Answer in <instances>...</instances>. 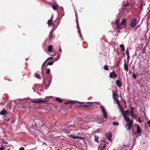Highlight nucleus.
Returning <instances> with one entry per match:
<instances>
[{"label": "nucleus", "mask_w": 150, "mask_h": 150, "mask_svg": "<svg viewBox=\"0 0 150 150\" xmlns=\"http://www.w3.org/2000/svg\"><path fill=\"white\" fill-rule=\"evenodd\" d=\"M137 21L136 19L133 20L130 23V25L131 27L134 28L137 25Z\"/></svg>", "instance_id": "0eeeda50"}, {"label": "nucleus", "mask_w": 150, "mask_h": 150, "mask_svg": "<svg viewBox=\"0 0 150 150\" xmlns=\"http://www.w3.org/2000/svg\"><path fill=\"white\" fill-rule=\"evenodd\" d=\"M0 150H4V147L2 145H1V147L0 148Z\"/></svg>", "instance_id": "58836bf2"}, {"label": "nucleus", "mask_w": 150, "mask_h": 150, "mask_svg": "<svg viewBox=\"0 0 150 150\" xmlns=\"http://www.w3.org/2000/svg\"><path fill=\"white\" fill-rule=\"evenodd\" d=\"M8 150H10V149H8Z\"/></svg>", "instance_id": "4d7b16f0"}, {"label": "nucleus", "mask_w": 150, "mask_h": 150, "mask_svg": "<svg viewBox=\"0 0 150 150\" xmlns=\"http://www.w3.org/2000/svg\"><path fill=\"white\" fill-rule=\"evenodd\" d=\"M25 101H24V102H26L28 104H30L31 103V102H32L33 103H42L46 102V100H45V99H43L42 98H40L38 99H37V100H32L30 98H25L24 99Z\"/></svg>", "instance_id": "f257e3e1"}, {"label": "nucleus", "mask_w": 150, "mask_h": 150, "mask_svg": "<svg viewBox=\"0 0 150 150\" xmlns=\"http://www.w3.org/2000/svg\"><path fill=\"white\" fill-rule=\"evenodd\" d=\"M58 5L57 4H53L52 6V8L54 10H57V8H58Z\"/></svg>", "instance_id": "f3484780"}, {"label": "nucleus", "mask_w": 150, "mask_h": 150, "mask_svg": "<svg viewBox=\"0 0 150 150\" xmlns=\"http://www.w3.org/2000/svg\"><path fill=\"white\" fill-rule=\"evenodd\" d=\"M89 105H79V107H87Z\"/></svg>", "instance_id": "72a5a7b5"}, {"label": "nucleus", "mask_w": 150, "mask_h": 150, "mask_svg": "<svg viewBox=\"0 0 150 150\" xmlns=\"http://www.w3.org/2000/svg\"><path fill=\"white\" fill-rule=\"evenodd\" d=\"M48 98H49V96H46V97L44 99H45H45Z\"/></svg>", "instance_id": "49530a36"}, {"label": "nucleus", "mask_w": 150, "mask_h": 150, "mask_svg": "<svg viewBox=\"0 0 150 150\" xmlns=\"http://www.w3.org/2000/svg\"><path fill=\"white\" fill-rule=\"evenodd\" d=\"M94 139L95 141L97 142H98V136L95 135L94 136Z\"/></svg>", "instance_id": "c756f323"}, {"label": "nucleus", "mask_w": 150, "mask_h": 150, "mask_svg": "<svg viewBox=\"0 0 150 150\" xmlns=\"http://www.w3.org/2000/svg\"><path fill=\"white\" fill-rule=\"evenodd\" d=\"M138 120H139V123H141L142 122V120H141V118L140 117H139V118H138Z\"/></svg>", "instance_id": "e433bc0d"}, {"label": "nucleus", "mask_w": 150, "mask_h": 150, "mask_svg": "<svg viewBox=\"0 0 150 150\" xmlns=\"http://www.w3.org/2000/svg\"><path fill=\"white\" fill-rule=\"evenodd\" d=\"M130 114L131 115H134V110H130Z\"/></svg>", "instance_id": "f704fd0d"}, {"label": "nucleus", "mask_w": 150, "mask_h": 150, "mask_svg": "<svg viewBox=\"0 0 150 150\" xmlns=\"http://www.w3.org/2000/svg\"><path fill=\"white\" fill-rule=\"evenodd\" d=\"M134 123V121H132L129 122H127L125 125V127L127 128V130H130L132 126V125Z\"/></svg>", "instance_id": "f03ea898"}, {"label": "nucleus", "mask_w": 150, "mask_h": 150, "mask_svg": "<svg viewBox=\"0 0 150 150\" xmlns=\"http://www.w3.org/2000/svg\"><path fill=\"white\" fill-rule=\"evenodd\" d=\"M61 9L62 10H63V8H61Z\"/></svg>", "instance_id": "5fc2aeb1"}, {"label": "nucleus", "mask_w": 150, "mask_h": 150, "mask_svg": "<svg viewBox=\"0 0 150 150\" xmlns=\"http://www.w3.org/2000/svg\"><path fill=\"white\" fill-rule=\"evenodd\" d=\"M116 83L117 86L119 87H121L122 86V82L119 80H117L116 81Z\"/></svg>", "instance_id": "2eb2a0df"}, {"label": "nucleus", "mask_w": 150, "mask_h": 150, "mask_svg": "<svg viewBox=\"0 0 150 150\" xmlns=\"http://www.w3.org/2000/svg\"><path fill=\"white\" fill-rule=\"evenodd\" d=\"M50 69H49V68L47 69V71L46 72V73L47 74H48L50 72Z\"/></svg>", "instance_id": "473e14b6"}, {"label": "nucleus", "mask_w": 150, "mask_h": 150, "mask_svg": "<svg viewBox=\"0 0 150 150\" xmlns=\"http://www.w3.org/2000/svg\"><path fill=\"white\" fill-rule=\"evenodd\" d=\"M106 144H104L103 145V148L104 149L105 148V147H106Z\"/></svg>", "instance_id": "37998d69"}, {"label": "nucleus", "mask_w": 150, "mask_h": 150, "mask_svg": "<svg viewBox=\"0 0 150 150\" xmlns=\"http://www.w3.org/2000/svg\"><path fill=\"white\" fill-rule=\"evenodd\" d=\"M148 124L149 125H150V120L148 121Z\"/></svg>", "instance_id": "de8ad7c7"}, {"label": "nucleus", "mask_w": 150, "mask_h": 150, "mask_svg": "<svg viewBox=\"0 0 150 150\" xmlns=\"http://www.w3.org/2000/svg\"><path fill=\"white\" fill-rule=\"evenodd\" d=\"M122 114L124 117H125V116H127L129 115V110H127L125 111L124 112L123 111V113H122Z\"/></svg>", "instance_id": "ddd939ff"}, {"label": "nucleus", "mask_w": 150, "mask_h": 150, "mask_svg": "<svg viewBox=\"0 0 150 150\" xmlns=\"http://www.w3.org/2000/svg\"><path fill=\"white\" fill-rule=\"evenodd\" d=\"M7 113V112L6 110H3L0 112V114L1 115H4Z\"/></svg>", "instance_id": "aec40b11"}, {"label": "nucleus", "mask_w": 150, "mask_h": 150, "mask_svg": "<svg viewBox=\"0 0 150 150\" xmlns=\"http://www.w3.org/2000/svg\"><path fill=\"white\" fill-rule=\"evenodd\" d=\"M113 150H116L115 149H113Z\"/></svg>", "instance_id": "6e6d98bb"}, {"label": "nucleus", "mask_w": 150, "mask_h": 150, "mask_svg": "<svg viewBox=\"0 0 150 150\" xmlns=\"http://www.w3.org/2000/svg\"><path fill=\"white\" fill-rule=\"evenodd\" d=\"M123 54L124 55H125V52H123Z\"/></svg>", "instance_id": "603ef678"}, {"label": "nucleus", "mask_w": 150, "mask_h": 150, "mask_svg": "<svg viewBox=\"0 0 150 150\" xmlns=\"http://www.w3.org/2000/svg\"><path fill=\"white\" fill-rule=\"evenodd\" d=\"M68 137L73 139H84V138L83 137H81L79 136L73 135L71 134H69L68 135Z\"/></svg>", "instance_id": "423d86ee"}, {"label": "nucleus", "mask_w": 150, "mask_h": 150, "mask_svg": "<svg viewBox=\"0 0 150 150\" xmlns=\"http://www.w3.org/2000/svg\"><path fill=\"white\" fill-rule=\"evenodd\" d=\"M53 47L52 45H50L48 46V51L49 52H51L52 50Z\"/></svg>", "instance_id": "6ab92c4d"}, {"label": "nucleus", "mask_w": 150, "mask_h": 150, "mask_svg": "<svg viewBox=\"0 0 150 150\" xmlns=\"http://www.w3.org/2000/svg\"><path fill=\"white\" fill-rule=\"evenodd\" d=\"M125 52L128 57L129 58V52L128 48H127Z\"/></svg>", "instance_id": "cd10ccee"}, {"label": "nucleus", "mask_w": 150, "mask_h": 150, "mask_svg": "<svg viewBox=\"0 0 150 150\" xmlns=\"http://www.w3.org/2000/svg\"><path fill=\"white\" fill-rule=\"evenodd\" d=\"M86 120H85L84 121L85 122H89V121H93V120L90 118H89V117H87V118H86Z\"/></svg>", "instance_id": "a878e982"}, {"label": "nucleus", "mask_w": 150, "mask_h": 150, "mask_svg": "<svg viewBox=\"0 0 150 150\" xmlns=\"http://www.w3.org/2000/svg\"><path fill=\"white\" fill-rule=\"evenodd\" d=\"M53 63L54 62H50L48 63L47 65H53Z\"/></svg>", "instance_id": "7c9ffc66"}, {"label": "nucleus", "mask_w": 150, "mask_h": 150, "mask_svg": "<svg viewBox=\"0 0 150 150\" xmlns=\"http://www.w3.org/2000/svg\"><path fill=\"white\" fill-rule=\"evenodd\" d=\"M113 124L114 125H118L119 123L118 122H113Z\"/></svg>", "instance_id": "2f4dec72"}, {"label": "nucleus", "mask_w": 150, "mask_h": 150, "mask_svg": "<svg viewBox=\"0 0 150 150\" xmlns=\"http://www.w3.org/2000/svg\"><path fill=\"white\" fill-rule=\"evenodd\" d=\"M118 106L119 107L120 111L121 112L122 114L123 113V112L124 111V110L122 109V108L120 106V103H119V104H118Z\"/></svg>", "instance_id": "bb28decb"}, {"label": "nucleus", "mask_w": 150, "mask_h": 150, "mask_svg": "<svg viewBox=\"0 0 150 150\" xmlns=\"http://www.w3.org/2000/svg\"><path fill=\"white\" fill-rule=\"evenodd\" d=\"M76 24H77V28H78V33H79V36H80L82 40H83V38H82V36L81 35V32L80 30V27H79V22L77 21H76Z\"/></svg>", "instance_id": "1a4fd4ad"}, {"label": "nucleus", "mask_w": 150, "mask_h": 150, "mask_svg": "<svg viewBox=\"0 0 150 150\" xmlns=\"http://www.w3.org/2000/svg\"><path fill=\"white\" fill-rule=\"evenodd\" d=\"M132 116H133L134 117H136V115L134 114V115H132Z\"/></svg>", "instance_id": "09e8293b"}, {"label": "nucleus", "mask_w": 150, "mask_h": 150, "mask_svg": "<svg viewBox=\"0 0 150 150\" xmlns=\"http://www.w3.org/2000/svg\"><path fill=\"white\" fill-rule=\"evenodd\" d=\"M117 76V74H115V71H113L110 74V76L111 78L116 77Z\"/></svg>", "instance_id": "9d476101"}, {"label": "nucleus", "mask_w": 150, "mask_h": 150, "mask_svg": "<svg viewBox=\"0 0 150 150\" xmlns=\"http://www.w3.org/2000/svg\"><path fill=\"white\" fill-rule=\"evenodd\" d=\"M120 47L121 48V50L124 52L125 51V47L124 45L122 44H121L120 45Z\"/></svg>", "instance_id": "5701e85b"}, {"label": "nucleus", "mask_w": 150, "mask_h": 150, "mask_svg": "<svg viewBox=\"0 0 150 150\" xmlns=\"http://www.w3.org/2000/svg\"><path fill=\"white\" fill-rule=\"evenodd\" d=\"M35 77L37 78L38 79H40L41 78V76L37 73H35Z\"/></svg>", "instance_id": "393cba45"}, {"label": "nucleus", "mask_w": 150, "mask_h": 150, "mask_svg": "<svg viewBox=\"0 0 150 150\" xmlns=\"http://www.w3.org/2000/svg\"><path fill=\"white\" fill-rule=\"evenodd\" d=\"M53 18L52 17L48 21L47 24L48 25H49L48 27H49L50 25H51L52 24L54 25V23L52 21Z\"/></svg>", "instance_id": "4468645a"}, {"label": "nucleus", "mask_w": 150, "mask_h": 150, "mask_svg": "<svg viewBox=\"0 0 150 150\" xmlns=\"http://www.w3.org/2000/svg\"><path fill=\"white\" fill-rule=\"evenodd\" d=\"M120 20L119 19H118L115 21V23L116 26L117 28V29L121 28V23H120Z\"/></svg>", "instance_id": "39448f33"}, {"label": "nucleus", "mask_w": 150, "mask_h": 150, "mask_svg": "<svg viewBox=\"0 0 150 150\" xmlns=\"http://www.w3.org/2000/svg\"><path fill=\"white\" fill-rule=\"evenodd\" d=\"M56 100L57 101L60 103H61L63 101V100L61 99L60 98L56 97Z\"/></svg>", "instance_id": "412c9836"}, {"label": "nucleus", "mask_w": 150, "mask_h": 150, "mask_svg": "<svg viewBox=\"0 0 150 150\" xmlns=\"http://www.w3.org/2000/svg\"><path fill=\"white\" fill-rule=\"evenodd\" d=\"M24 150V148L23 147H22L20 148L19 149V150Z\"/></svg>", "instance_id": "ea45409f"}, {"label": "nucleus", "mask_w": 150, "mask_h": 150, "mask_svg": "<svg viewBox=\"0 0 150 150\" xmlns=\"http://www.w3.org/2000/svg\"><path fill=\"white\" fill-rule=\"evenodd\" d=\"M53 58V57H48L47 59H46V61H48L50 59H52Z\"/></svg>", "instance_id": "4c0bfd02"}, {"label": "nucleus", "mask_w": 150, "mask_h": 150, "mask_svg": "<svg viewBox=\"0 0 150 150\" xmlns=\"http://www.w3.org/2000/svg\"><path fill=\"white\" fill-rule=\"evenodd\" d=\"M87 103H89V104H91V103H90V102H87Z\"/></svg>", "instance_id": "3c124183"}, {"label": "nucleus", "mask_w": 150, "mask_h": 150, "mask_svg": "<svg viewBox=\"0 0 150 150\" xmlns=\"http://www.w3.org/2000/svg\"><path fill=\"white\" fill-rule=\"evenodd\" d=\"M118 96L117 94L114 91L113 92L112 97L114 100L116 102L117 104H119V100L117 98Z\"/></svg>", "instance_id": "7ed1b4c3"}, {"label": "nucleus", "mask_w": 150, "mask_h": 150, "mask_svg": "<svg viewBox=\"0 0 150 150\" xmlns=\"http://www.w3.org/2000/svg\"><path fill=\"white\" fill-rule=\"evenodd\" d=\"M101 111L102 112L104 116L106 118L108 117L107 113L105 108L102 106H100Z\"/></svg>", "instance_id": "20e7f679"}, {"label": "nucleus", "mask_w": 150, "mask_h": 150, "mask_svg": "<svg viewBox=\"0 0 150 150\" xmlns=\"http://www.w3.org/2000/svg\"><path fill=\"white\" fill-rule=\"evenodd\" d=\"M132 77L134 79H135L136 78V75L135 74H134L132 75Z\"/></svg>", "instance_id": "c9c22d12"}, {"label": "nucleus", "mask_w": 150, "mask_h": 150, "mask_svg": "<svg viewBox=\"0 0 150 150\" xmlns=\"http://www.w3.org/2000/svg\"><path fill=\"white\" fill-rule=\"evenodd\" d=\"M134 108L133 107H131L130 108V110H134Z\"/></svg>", "instance_id": "a19ab883"}, {"label": "nucleus", "mask_w": 150, "mask_h": 150, "mask_svg": "<svg viewBox=\"0 0 150 150\" xmlns=\"http://www.w3.org/2000/svg\"><path fill=\"white\" fill-rule=\"evenodd\" d=\"M127 1L128 2H127L126 4L124 3L122 4L123 6L126 7L128 5L132 6V4H134V2L131 1V0H128Z\"/></svg>", "instance_id": "6e6552de"}, {"label": "nucleus", "mask_w": 150, "mask_h": 150, "mask_svg": "<svg viewBox=\"0 0 150 150\" xmlns=\"http://www.w3.org/2000/svg\"><path fill=\"white\" fill-rule=\"evenodd\" d=\"M76 102L77 103H80V104H82V103H84V102H79V101H76Z\"/></svg>", "instance_id": "c03bdc74"}, {"label": "nucleus", "mask_w": 150, "mask_h": 150, "mask_svg": "<svg viewBox=\"0 0 150 150\" xmlns=\"http://www.w3.org/2000/svg\"><path fill=\"white\" fill-rule=\"evenodd\" d=\"M124 70L126 71H128L129 70L128 66L125 63L124 64Z\"/></svg>", "instance_id": "a211bd4d"}, {"label": "nucleus", "mask_w": 150, "mask_h": 150, "mask_svg": "<svg viewBox=\"0 0 150 150\" xmlns=\"http://www.w3.org/2000/svg\"><path fill=\"white\" fill-rule=\"evenodd\" d=\"M104 69L106 71H108L109 70L108 67L107 65H105L104 67Z\"/></svg>", "instance_id": "c85d7f7f"}, {"label": "nucleus", "mask_w": 150, "mask_h": 150, "mask_svg": "<svg viewBox=\"0 0 150 150\" xmlns=\"http://www.w3.org/2000/svg\"><path fill=\"white\" fill-rule=\"evenodd\" d=\"M47 61H46V60L45 61V62L43 63V64L42 65V66H43V65L45 64V63Z\"/></svg>", "instance_id": "a18cd8bd"}, {"label": "nucleus", "mask_w": 150, "mask_h": 150, "mask_svg": "<svg viewBox=\"0 0 150 150\" xmlns=\"http://www.w3.org/2000/svg\"><path fill=\"white\" fill-rule=\"evenodd\" d=\"M137 132L138 134L140 135L141 134L142 130L140 126L139 125L137 126Z\"/></svg>", "instance_id": "9b49d317"}, {"label": "nucleus", "mask_w": 150, "mask_h": 150, "mask_svg": "<svg viewBox=\"0 0 150 150\" xmlns=\"http://www.w3.org/2000/svg\"><path fill=\"white\" fill-rule=\"evenodd\" d=\"M59 51H60L61 52H62V50L61 47V46H60L59 47Z\"/></svg>", "instance_id": "79ce46f5"}, {"label": "nucleus", "mask_w": 150, "mask_h": 150, "mask_svg": "<svg viewBox=\"0 0 150 150\" xmlns=\"http://www.w3.org/2000/svg\"><path fill=\"white\" fill-rule=\"evenodd\" d=\"M124 117L125 120L127 122H129L132 121H133L132 120H130L129 118L127 116H125V117Z\"/></svg>", "instance_id": "dca6fc26"}, {"label": "nucleus", "mask_w": 150, "mask_h": 150, "mask_svg": "<svg viewBox=\"0 0 150 150\" xmlns=\"http://www.w3.org/2000/svg\"><path fill=\"white\" fill-rule=\"evenodd\" d=\"M0 104H1L2 105H4V104H3V103H0Z\"/></svg>", "instance_id": "864d4df0"}, {"label": "nucleus", "mask_w": 150, "mask_h": 150, "mask_svg": "<svg viewBox=\"0 0 150 150\" xmlns=\"http://www.w3.org/2000/svg\"><path fill=\"white\" fill-rule=\"evenodd\" d=\"M106 136L109 140L111 141L112 134L111 133H108L106 134Z\"/></svg>", "instance_id": "f8f14e48"}, {"label": "nucleus", "mask_w": 150, "mask_h": 150, "mask_svg": "<svg viewBox=\"0 0 150 150\" xmlns=\"http://www.w3.org/2000/svg\"><path fill=\"white\" fill-rule=\"evenodd\" d=\"M126 23V20L125 19H123L122 20L121 22V24L122 25H125Z\"/></svg>", "instance_id": "b1692460"}, {"label": "nucleus", "mask_w": 150, "mask_h": 150, "mask_svg": "<svg viewBox=\"0 0 150 150\" xmlns=\"http://www.w3.org/2000/svg\"><path fill=\"white\" fill-rule=\"evenodd\" d=\"M49 98H52V96H49Z\"/></svg>", "instance_id": "8fccbe9b"}, {"label": "nucleus", "mask_w": 150, "mask_h": 150, "mask_svg": "<svg viewBox=\"0 0 150 150\" xmlns=\"http://www.w3.org/2000/svg\"><path fill=\"white\" fill-rule=\"evenodd\" d=\"M52 32L51 30L50 33V35H50V39H53L54 37V36L53 35L51 34H52Z\"/></svg>", "instance_id": "4be33fe9"}]
</instances>
